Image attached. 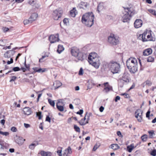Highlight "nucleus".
<instances>
[{
    "mask_svg": "<svg viewBox=\"0 0 156 156\" xmlns=\"http://www.w3.org/2000/svg\"><path fill=\"white\" fill-rule=\"evenodd\" d=\"M94 15L92 12L86 13L82 17V22L87 27H90L94 24Z\"/></svg>",
    "mask_w": 156,
    "mask_h": 156,
    "instance_id": "f257e3e1",
    "label": "nucleus"
},
{
    "mask_svg": "<svg viewBox=\"0 0 156 156\" xmlns=\"http://www.w3.org/2000/svg\"><path fill=\"white\" fill-rule=\"evenodd\" d=\"M9 133L7 132H2V133L1 134L5 136H8L9 135Z\"/></svg>",
    "mask_w": 156,
    "mask_h": 156,
    "instance_id": "5fc2aeb1",
    "label": "nucleus"
},
{
    "mask_svg": "<svg viewBox=\"0 0 156 156\" xmlns=\"http://www.w3.org/2000/svg\"><path fill=\"white\" fill-rule=\"evenodd\" d=\"M108 82H106L103 84L105 87L104 88V90L106 92H108L110 90H112V87L109 85H108Z\"/></svg>",
    "mask_w": 156,
    "mask_h": 156,
    "instance_id": "dca6fc26",
    "label": "nucleus"
},
{
    "mask_svg": "<svg viewBox=\"0 0 156 156\" xmlns=\"http://www.w3.org/2000/svg\"><path fill=\"white\" fill-rule=\"evenodd\" d=\"M108 41L110 44L115 45L119 43V40L118 37L114 34H111L108 37Z\"/></svg>",
    "mask_w": 156,
    "mask_h": 156,
    "instance_id": "0eeeda50",
    "label": "nucleus"
},
{
    "mask_svg": "<svg viewBox=\"0 0 156 156\" xmlns=\"http://www.w3.org/2000/svg\"><path fill=\"white\" fill-rule=\"evenodd\" d=\"M148 12L151 13L152 14L155 15V11L154 10L152 9H149L148 10Z\"/></svg>",
    "mask_w": 156,
    "mask_h": 156,
    "instance_id": "c03bdc74",
    "label": "nucleus"
},
{
    "mask_svg": "<svg viewBox=\"0 0 156 156\" xmlns=\"http://www.w3.org/2000/svg\"><path fill=\"white\" fill-rule=\"evenodd\" d=\"M83 74V69L81 68H80V70H79V75H82Z\"/></svg>",
    "mask_w": 156,
    "mask_h": 156,
    "instance_id": "864d4df0",
    "label": "nucleus"
},
{
    "mask_svg": "<svg viewBox=\"0 0 156 156\" xmlns=\"http://www.w3.org/2000/svg\"><path fill=\"white\" fill-rule=\"evenodd\" d=\"M71 52L72 55L75 57L77 56L80 53L79 50L76 47H73L71 49Z\"/></svg>",
    "mask_w": 156,
    "mask_h": 156,
    "instance_id": "4468645a",
    "label": "nucleus"
},
{
    "mask_svg": "<svg viewBox=\"0 0 156 156\" xmlns=\"http://www.w3.org/2000/svg\"><path fill=\"white\" fill-rule=\"evenodd\" d=\"M104 109V107L102 106H101V107H100V108H99L100 111L101 112H103Z\"/></svg>",
    "mask_w": 156,
    "mask_h": 156,
    "instance_id": "69168bd1",
    "label": "nucleus"
},
{
    "mask_svg": "<svg viewBox=\"0 0 156 156\" xmlns=\"http://www.w3.org/2000/svg\"><path fill=\"white\" fill-rule=\"evenodd\" d=\"M133 14L134 13L131 10L130 8H124V11L122 12V20L124 23L127 22Z\"/></svg>",
    "mask_w": 156,
    "mask_h": 156,
    "instance_id": "20e7f679",
    "label": "nucleus"
},
{
    "mask_svg": "<svg viewBox=\"0 0 156 156\" xmlns=\"http://www.w3.org/2000/svg\"><path fill=\"white\" fill-rule=\"evenodd\" d=\"M79 123L81 125L83 126L88 123V122L87 121H85L84 119H82L79 122Z\"/></svg>",
    "mask_w": 156,
    "mask_h": 156,
    "instance_id": "2f4dec72",
    "label": "nucleus"
},
{
    "mask_svg": "<svg viewBox=\"0 0 156 156\" xmlns=\"http://www.w3.org/2000/svg\"><path fill=\"white\" fill-rule=\"evenodd\" d=\"M34 5H35V8L37 9L39 8L40 6V5L39 4H37L36 3H35Z\"/></svg>",
    "mask_w": 156,
    "mask_h": 156,
    "instance_id": "e2e57ef3",
    "label": "nucleus"
},
{
    "mask_svg": "<svg viewBox=\"0 0 156 156\" xmlns=\"http://www.w3.org/2000/svg\"><path fill=\"white\" fill-rule=\"evenodd\" d=\"M48 101L50 105L54 107L55 105V103L54 101H52L50 99H48Z\"/></svg>",
    "mask_w": 156,
    "mask_h": 156,
    "instance_id": "f704fd0d",
    "label": "nucleus"
},
{
    "mask_svg": "<svg viewBox=\"0 0 156 156\" xmlns=\"http://www.w3.org/2000/svg\"><path fill=\"white\" fill-rule=\"evenodd\" d=\"M150 111L149 110L148 111L146 114V117L147 118H149L150 116Z\"/></svg>",
    "mask_w": 156,
    "mask_h": 156,
    "instance_id": "4d7b16f0",
    "label": "nucleus"
},
{
    "mask_svg": "<svg viewBox=\"0 0 156 156\" xmlns=\"http://www.w3.org/2000/svg\"><path fill=\"white\" fill-rule=\"evenodd\" d=\"M92 115V114L90 112L89 113H88L87 112L86 113V114L85 115V118L87 119V120L86 121H87L88 123V121L90 119V116Z\"/></svg>",
    "mask_w": 156,
    "mask_h": 156,
    "instance_id": "7c9ffc66",
    "label": "nucleus"
},
{
    "mask_svg": "<svg viewBox=\"0 0 156 156\" xmlns=\"http://www.w3.org/2000/svg\"><path fill=\"white\" fill-rule=\"evenodd\" d=\"M25 140L22 137H20L18 136H16L15 137V141L16 143L20 145H21Z\"/></svg>",
    "mask_w": 156,
    "mask_h": 156,
    "instance_id": "f8f14e48",
    "label": "nucleus"
},
{
    "mask_svg": "<svg viewBox=\"0 0 156 156\" xmlns=\"http://www.w3.org/2000/svg\"><path fill=\"white\" fill-rule=\"evenodd\" d=\"M154 58L152 56H150L147 59V61L148 62H153L154 61Z\"/></svg>",
    "mask_w": 156,
    "mask_h": 156,
    "instance_id": "c9c22d12",
    "label": "nucleus"
},
{
    "mask_svg": "<svg viewBox=\"0 0 156 156\" xmlns=\"http://www.w3.org/2000/svg\"><path fill=\"white\" fill-rule=\"evenodd\" d=\"M121 95L124 96L125 98H127L129 96V94H128L125 93L122 94Z\"/></svg>",
    "mask_w": 156,
    "mask_h": 156,
    "instance_id": "052dcab7",
    "label": "nucleus"
},
{
    "mask_svg": "<svg viewBox=\"0 0 156 156\" xmlns=\"http://www.w3.org/2000/svg\"><path fill=\"white\" fill-rule=\"evenodd\" d=\"M35 3V0H29V4L32 6H34Z\"/></svg>",
    "mask_w": 156,
    "mask_h": 156,
    "instance_id": "e433bc0d",
    "label": "nucleus"
},
{
    "mask_svg": "<svg viewBox=\"0 0 156 156\" xmlns=\"http://www.w3.org/2000/svg\"><path fill=\"white\" fill-rule=\"evenodd\" d=\"M63 13L62 10L59 9H56L53 12V19L55 20H58V19L62 17Z\"/></svg>",
    "mask_w": 156,
    "mask_h": 156,
    "instance_id": "6e6552de",
    "label": "nucleus"
},
{
    "mask_svg": "<svg viewBox=\"0 0 156 156\" xmlns=\"http://www.w3.org/2000/svg\"><path fill=\"white\" fill-rule=\"evenodd\" d=\"M135 148L134 144H132L128 146L127 147V151L129 152L130 153Z\"/></svg>",
    "mask_w": 156,
    "mask_h": 156,
    "instance_id": "393cba45",
    "label": "nucleus"
},
{
    "mask_svg": "<svg viewBox=\"0 0 156 156\" xmlns=\"http://www.w3.org/2000/svg\"><path fill=\"white\" fill-rule=\"evenodd\" d=\"M57 153H58V155L59 156H62V150H58L57 151Z\"/></svg>",
    "mask_w": 156,
    "mask_h": 156,
    "instance_id": "8fccbe9b",
    "label": "nucleus"
},
{
    "mask_svg": "<svg viewBox=\"0 0 156 156\" xmlns=\"http://www.w3.org/2000/svg\"><path fill=\"white\" fill-rule=\"evenodd\" d=\"M49 39L51 43H55L59 41L58 37V34H57L55 35H51L49 37Z\"/></svg>",
    "mask_w": 156,
    "mask_h": 156,
    "instance_id": "9d476101",
    "label": "nucleus"
},
{
    "mask_svg": "<svg viewBox=\"0 0 156 156\" xmlns=\"http://www.w3.org/2000/svg\"><path fill=\"white\" fill-rule=\"evenodd\" d=\"M46 121H48L49 122H51V118L49 116H47L45 119Z\"/></svg>",
    "mask_w": 156,
    "mask_h": 156,
    "instance_id": "6e6d98bb",
    "label": "nucleus"
},
{
    "mask_svg": "<svg viewBox=\"0 0 156 156\" xmlns=\"http://www.w3.org/2000/svg\"><path fill=\"white\" fill-rule=\"evenodd\" d=\"M74 129L76 131L79 133L80 132V128L76 125H74Z\"/></svg>",
    "mask_w": 156,
    "mask_h": 156,
    "instance_id": "473e14b6",
    "label": "nucleus"
},
{
    "mask_svg": "<svg viewBox=\"0 0 156 156\" xmlns=\"http://www.w3.org/2000/svg\"><path fill=\"white\" fill-rule=\"evenodd\" d=\"M152 31L151 30L145 31L142 34H140L139 37H141L142 41L146 42L149 41H155V37L152 36Z\"/></svg>",
    "mask_w": 156,
    "mask_h": 156,
    "instance_id": "39448f33",
    "label": "nucleus"
},
{
    "mask_svg": "<svg viewBox=\"0 0 156 156\" xmlns=\"http://www.w3.org/2000/svg\"><path fill=\"white\" fill-rule=\"evenodd\" d=\"M88 62L96 69H98L100 64L99 58L95 52L91 53L88 57Z\"/></svg>",
    "mask_w": 156,
    "mask_h": 156,
    "instance_id": "f03ea898",
    "label": "nucleus"
},
{
    "mask_svg": "<svg viewBox=\"0 0 156 156\" xmlns=\"http://www.w3.org/2000/svg\"><path fill=\"white\" fill-rule=\"evenodd\" d=\"M76 10L75 8H73L70 12V15L73 17H75L76 15Z\"/></svg>",
    "mask_w": 156,
    "mask_h": 156,
    "instance_id": "cd10ccee",
    "label": "nucleus"
},
{
    "mask_svg": "<svg viewBox=\"0 0 156 156\" xmlns=\"http://www.w3.org/2000/svg\"><path fill=\"white\" fill-rule=\"evenodd\" d=\"M11 130L13 132H16L17 131V129L16 127L13 126L11 128Z\"/></svg>",
    "mask_w": 156,
    "mask_h": 156,
    "instance_id": "3c124183",
    "label": "nucleus"
},
{
    "mask_svg": "<svg viewBox=\"0 0 156 156\" xmlns=\"http://www.w3.org/2000/svg\"><path fill=\"white\" fill-rule=\"evenodd\" d=\"M152 53V50L151 48H148L144 51L143 54L144 55L147 56Z\"/></svg>",
    "mask_w": 156,
    "mask_h": 156,
    "instance_id": "412c9836",
    "label": "nucleus"
},
{
    "mask_svg": "<svg viewBox=\"0 0 156 156\" xmlns=\"http://www.w3.org/2000/svg\"><path fill=\"white\" fill-rule=\"evenodd\" d=\"M64 49L63 46L62 45L59 44L58 45V49L57 50V52L59 53H61Z\"/></svg>",
    "mask_w": 156,
    "mask_h": 156,
    "instance_id": "a878e982",
    "label": "nucleus"
},
{
    "mask_svg": "<svg viewBox=\"0 0 156 156\" xmlns=\"http://www.w3.org/2000/svg\"><path fill=\"white\" fill-rule=\"evenodd\" d=\"M62 102L58 101L56 103V107L58 109L60 112L63 111L64 110V106H62Z\"/></svg>",
    "mask_w": 156,
    "mask_h": 156,
    "instance_id": "f3484780",
    "label": "nucleus"
},
{
    "mask_svg": "<svg viewBox=\"0 0 156 156\" xmlns=\"http://www.w3.org/2000/svg\"><path fill=\"white\" fill-rule=\"evenodd\" d=\"M72 153V149L70 147H69L67 149L63 151L62 155L63 156H70V154Z\"/></svg>",
    "mask_w": 156,
    "mask_h": 156,
    "instance_id": "2eb2a0df",
    "label": "nucleus"
},
{
    "mask_svg": "<svg viewBox=\"0 0 156 156\" xmlns=\"http://www.w3.org/2000/svg\"><path fill=\"white\" fill-rule=\"evenodd\" d=\"M129 75L127 73H125L123 75L122 78L120 79V82L123 81L125 83H128L129 82Z\"/></svg>",
    "mask_w": 156,
    "mask_h": 156,
    "instance_id": "9b49d317",
    "label": "nucleus"
},
{
    "mask_svg": "<svg viewBox=\"0 0 156 156\" xmlns=\"http://www.w3.org/2000/svg\"><path fill=\"white\" fill-rule=\"evenodd\" d=\"M137 61L135 58H129L126 61V66L130 72L133 73L137 70Z\"/></svg>",
    "mask_w": 156,
    "mask_h": 156,
    "instance_id": "7ed1b4c3",
    "label": "nucleus"
},
{
    "mask_svg": "<svg viewBox=\"0 0 156 156\" xmlns=\"http://www.w3.org/2000/svg\"><path fill=\"white\" fill-rule=\"evenodd\" d=\"M76 56L77 57L78 59L79 60L82 61L84 59L83 54L81 52L79 53V55Z\"/></svg>",
    "mask_w": 156,
    "mask_h": 156,
    "instance_id": "c756f323",
    "label": "nucleus"
},
{
    "mask_svg": "<svg viewBox=\"0 0 156 156\" xmlns=\"http://www.w3.org/2000/svg\"><path fill=\"white\" fill-rule=\"evenodd\" d=\"M36 115L37 116H38V119H41L42 116L41 115V112H38L36 113Z\"/></svg>",
    "mask_w": 156,
    "mask_h": 156,
    "instance_id": "58836bf2",
    "label": "nucleus"
},
{
    "mask_svg": "<svg viewBox=\"0 0 156 156\" xmlns=\"http://www.w3.org/2000/svg\"><path fill=\"white\" fill-rule=\"evenodd\" d=\"M14 52H15L12 50L8 51L4 54V56L5 58H9L11 56V55L9 54L11 53L13 55Z\"/></svg>",
    "mask_w": 156,
    "mask_h": 156,
    "instance_id": "4be33fe9",
    "label": "nucleus"
},
{
    "mask_svg": "<svg viewBox=\"0 0 156 156\" xmlns=\"http://www.w3.org/2000/svg\"><path fill=\"white\" fill-rule=\"evenodd\" d=\"M148 133L150 135V137L151 138H152L153 136V135H154V131L153 130L148 131Z\"/></svg>",
    "mask_w": 156,
    "mask_h": 156,
    "instance_id": "79ce46f5",
    "label": "nucleus"
},
{
    "mask_svg": "<svg viewBox=\"0 0 156 156\" xmlns=\"http://www.w3.org/2000/svg\"><path fill=\"white\" fill-rule=\"evenodd\" d=\"M83 112V109H80L79 111L77 112L76 113L78 114L81 115Z\"/></svg>",
    "mask_w": 156,
    "mask_h": 156,
    "instance_id": "13d9d810",
    "label": "nucleus"
},
{
    "mask_svg": "<svg viewBox=\"0 0 156 156\" xmlns=\"http://www.w3.org/2000/svg\"><path fill=\"white\" fill-rule=\"evenodd\" d=\"M36 145L35 144H32L29 146V148L31 150L34 149Z\"/></svg>",
    "mask_w": 156,
    "mask_h": 156,
    "instance_id": "4c0bfd02",
    "label": "nucleus"
},
{
    "mask_svg": "<svg viewBox=\"0 0 156 156\" xmlns=\"http://www.w3.org/2000/svg\"><path fill=\"white\" fill-rule=\"evenodd\" d=\"M62 83L59 81H55L53 84L55 89H57L62 85Z\"/></svg>",
    "mask_w": 156,
    "mask_h": 156,
    "instance_id": "5701e85b",
    "label": "nucleus"
},
{
    "mask_svg": "<svg viewBox=\"0 0 156 156\" xmlns=\"http://www.w3.org/2000/svg\"><path fill=\"white\" fill-rule=\"evenodd\" d=\"M143 24L142 21L140 19H138L136 20L134 23V27L136 28H138L141 27Z\"/></svg>",
    "mask_w": 156,
    "mask_h": 156,
    "instance_id": "ddd939ff",
    "label": "nucleus"
},
{
    "mask_svg": "<svg viewBox=\"0 0 156 156\" xmlns=\"http://www.w3.org/2000/svg\"><path fill=\"white\" fill-rule=\"evenodd\" d=\"M104 4L102 2L100 3L97 7V10L99 12L101 11L104 9Z\"/></svg>",
    "mask_w": 156,
    "mask_h": 156,
    "instance_id": "b1692460",
    "label": "nucleus"
},
{
    "mask_svg": "<svg viewBox=\"0 0 156 156\" xmlns=\"http://www.w3.org/2000/svg\"><path fill=\"white\" fill-rule=\"evenodd\" d=\"M88 5L89 4L87 3L83 2H80V8L86 9L87 8Z\"/></svg>",
    "mask_w": 156,
    "mask_h": 156,
    "instance_id": "aec40b11",
    "label": "nucleus"
},
{
    "mask_svg": "<svg viewBox=\"0 0 156 156\" xmlns=\"http://www.w3.org/2000/svg\"><path fill=\"white\" fill-rule=\"evenodd\" d=\"M40 154L42 156H51V154L50 152H45L44 151H41Z\"/></svg>",
    "mask_w": 156,
    "mask_h": 156,
    "instance_id": "bb28decb",
    "label": "nucleus"
},
{
    "mask_svg": "<svg viewBox=\"0 0 156 156\" xmlns=\"http://www.w3.org/2000/svg\"><path fill=\"white\" fill-rule=\"evenodd\" d=\"M5 45V44L3 40H0V46H4Z\"/></svg>",
    "mask_w": 156,
    "mask_h": 156,
    "instance_id": "bf43d9fd",
    "label": "nucleus"
},
{
    "mask_svg": "<svg viewBox=\"0 0 156 156\" xmlns=\"http://www.w3.org/2000/svg\"><path fill=\"white\" fill-rule=\"evenodd\" d=\"M146 84L148 85V86H151L152 84L151 82L149 80H147L145 82Z\"/></svg>",
    "mask_w": 156,
    "mask_h": 156,
    "instance_id": "de8ad7c7",
    "label": "nucleus"
},
{
    "mask_svg": "<svg viewBox=\"0 0 156 156\" xmlns=\"http://www.w3.org/2000/svg\"><path fill=\"white\" fill-rule=\"evenodd\" d=\"M24 24V25H27L29 23H32V22L30 21V19L29 18V19L28 20H24L23 21Z\"/></svg>",
    "mask_w": 156,
    "mask_h": 156,
    "instance_id": "ea45409f",
    "label": "nucleus"
},
{
    "mask_svg": "<svg viewBox=\"0 0 156 156\" xmlns=\"http://www.w3.org/2000/svg\"><path fill=\"white\" fill-rule=\"evenodd\" d=\"M17 77L16 76H12L11 79L10 80V82H12V81H14L17 79Z\"/></svg>",
    "mask_w": 156,
    "mask_h": 156,
    "instance_id": "a18cd8bd",
    "label": "nucleus"
},
{
    "mask_svg": "<svg viewBox=\"0 0 156 156\" xmlns=\"http://www.w3.org/2000/svg\"><path fill=\"white\" fill-rule=\"evenodd\" d=\"M48 57V55H43V56H42V58H40L39 60V62H41V60L42 59H43L44 58H45L46 57Z\"/></svg>",
    "mask_w": 156,
    "mask_h": 156,
    "instance_id": "680f3d73",
    "label": "nucleus"
},
{
    "mask_svg": "<svg viewBox=\"0 0 156 156\" xmlns=\"http://www.w3.org/2000/svg\"><path fill=\"white\" fill-rule=\"evenodd\" d=\"M23 112L25 115H29L32 112L30 108L26 107L24 108Z\"/></svg>",
    "mask_w": 156,
    "mask_h": 156,
    "instance_id": "a211bd4d",
    "label": "nucleus"
},
{
    "mask_svg": "<svg viewBox=\"0 0 156 156\" xmlns=\"http://www.w3.org/2000/svg\"><path fill=\"white\" fill-rule=\"evenodd\" d=\"M3 31L4 32H7L8 30H9V29L7 27L4 28L3 29Z\"/></svg>",
    "mask_w": 156,
    "mask_h": 156,
    "instance_id": "774afa93",
    "label": "nucleus"
},
{
    "mask_svg": "<svg viewBox=\"0 0 156 156\" xmlns=\"http://www.w3.org/2000/svg\"><path fill=\"white\" fill-rule=\"evenodd\" d=\"M109 66L111 72L113 74L119 73L120 72V65L119 63L112 61L109 63Z\"/></svg>",
    "mask_w": 156,
    "mask_h": 156,
    "instance_id": "423d86ee",
    "label": "nucleus"
},
{
    "mask_svg": "<svg viewBox=\"0 0 156 156\" xmlns=\"http://www.w3.org/2000/svg\"><path fill=\"white\" fill-rule=\"evenodd\" d=\"M63 22L64 24L67 25L69 23L68 19L66 18H65L63 20Z\"/></svg>",
    "mask_w": 156,
    "mask_h": 156,
    "instance_id": "37998d69",
    "label": "nucleus"
},
{
    "mask_svg": "<svg viewBox=\"0 0 156 156\" xmlns=\"http://www.w3.org/2000/svg\"><path fill=\"white\" fill-rule=\"evenodd\" d=\"M143 113V111L140 109H138L135 112V117L137 119L138 121L139 122H141L142 120Z\"/></svg>",
    "mask_w": 156,
    "mask_h": 156,
    "instance_id": "1a4fd4ad",
    "label": "nucleus"
},
{
    "mask_svg": "<svg viewBox=\"0 0 156 156\" xmlns=\"http://www.w3.org/2000/svg\"><path fill=\"white\" fill-rule=\"evenodd\" d=\"M141 139L143 141H146L147 139V136L146 135H144L141 136Z\"/></svg>",
    "mask_w": 156,
    "mask_h": 156,
    "instance_id": "72a5a7b5",
    "label": "nucleus"
},
{
    "mask_svg": "<svg viewBox=\"0 0 156 156\" xmlns=\"http://www.w3.org/2000/svg\"><path fill=\"white\" fill-rule=\"evenodd\" d=\"M135 83H133L132 86L130 87L129 89V90H130L132 89H133L135 87Z\"/></svg>",
    "mask_w": 156,
    "mask_h": 156,
    "instance_id": "338daca9",
    "label": "nucleus"
},
{
    "mask_svg": "<svg viewBox=\"0 0 156 156\" xmlns=\"http://www.w3.org/2000/svg\"><path fill=\"white\" fill-rule=\"evenodd\" d=\"M38 17V14L36 13H33L30 16L29 19L30 21L32 22L33 21L36 20Z\"/></svg>",
    "mask_w": 156,
    "mask_h": 156,
    "instance_id": "6ab92c4d",
    "label": "nucleus"
},
{
    "mask_svg": "<svg viewBox=\"0 0 156 156\" xmlns=\"http://www.w3.org/2000/svg\"><path fill=\"white\" fill-rule=\"evenodd\" d=\"M111 146V148L114 150H116L119 148V146L117 144H113Z\"/></svg>",
    "mask_w": 156,
    "mask_h": 156,
    "instance_id": "c85d7f7f",
    "label": "nucleus"
},
{
    "mask_svg": "<svg viewBox=\"0 0 156 156\" xmlns=\"http://www.w3.org/2000/svg\"><path fill=\"white\" fill-rule=\"evenodd\" d=\"M13 62V59L12 58H11L10 61H8L7 62V64L8 65L10 64Z\"/></svg>",
    "mask_w": 156,
    "mask_h": 156,
    "instance_id": "603ef678",
    "label": "nucleus"
},
{
    "mask_svg": "<svg viewBox=\"0 0 156 156\" xmlns=\"http://www.w3.org/2000/svg\"><path fill=\"white\" fill-rule=\"evenodd\" d=\"M46 70V69H38V70H36V71L38 73H43L45 72Z\"/></svg>",
    "mask_w": 156,
    "mask_h": 156,
    "instance_id": "a19ab883",
    "label": "nucleus"
},
{
    "mask_svg": "<svg viewBox=\"0 0 156 156\" xmlns=\"http://www.w3.org/2000/svg\"><path fill=\"white\" fill-rule=\"evenodd\" d=\"M20 70V69L18 67H14L12 69V70L15 71H18Z\"/></svg>",
    "mask_w": 156,
    "mask_h": 156,
    "instance_id": "49530a36",
    "label": "nucleus"
},
{
    "mask_svg": "<svg viewBox=\"0 0 156 156\" xmlns=\"http://www.w3.org/2000/svg\"><path fill=\"white\" fill-rule=\"evenodd\" d=\"M120 97L119 96H117L115 98V102H117L118 100H119L120 99Z\"/></svg>",
    "mask_w": 156,
    "mask_h": 156,
    "instance_id": "0e129e2a",
    "label": "nucleus"
},
{
    "mask_svg": "<svg viewBox=\"0 0 156 156\" xmlns=\"http://www.w3.org/2000/svg\"><path fill=\"white\" fill-rule=\"evenodd\" d=\"M151 154L153 156L156 155V150H154L151 152Z\"/></svg>",
    "mask_w": 156,
    "mask_h": 156,
    "instance_id": "09e8293b",
    "label": "nucleus"
}]
</instances>
